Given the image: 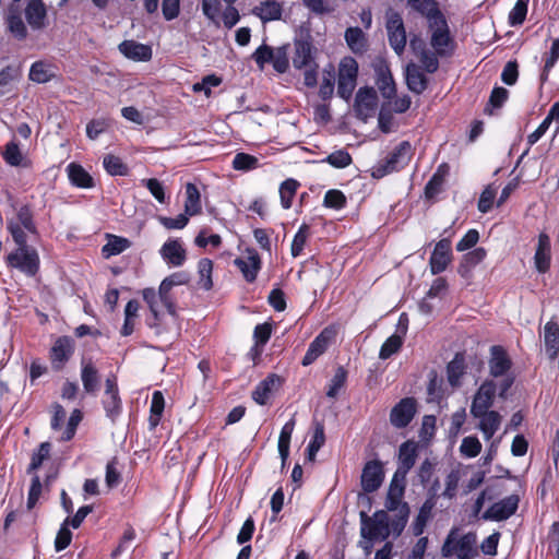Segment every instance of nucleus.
Listing matches in <instances>:
<instances>
[{
	"label": "nucleus",
	"mask_w": 559,
	"mask_h": 559,
	"mask_svg": "<svg viewBox=\"0 0 559 559\" xmlns=\"http://www.w3.org/2000/svg\"><path fill=\"white\" fill-rule=\"evenodd\" d=\"M390 518L385 511H377L372 516L361 513L360 534L365 539L361 547L369 552L372 548V542L384 540L391 534Z\"/></svg>",
	"instance_id": "2"
},
{
	"label": "nucleus",
	"mask_w": 559,
	"mask_h": 559,
	"mask_svg": "<svg viewBox=\"0 0 559 559\" xmlns=\"http://www.w3.org/2000/svg\"><path fill=\"white\" fill-rule=\"evenodd\" d=\"M202 11L207 19L217 24L222 11L221 0H202Z\"/></svg>",
	"instance_id": "58"
},
{
	"label": "nucleus",
	"mask_w": 559,
	"mask_h": 559,
	"mask_svg": "<svg viewBox=\"0 0 559 559\" xmlns=\"http://www.w3.org/2000/svg\"><path fill=\"white\" fill-rule=\"evenodd\" d=\"M447 372L450 384L452 386H459L461 384V378L465 372V364L462 355H455L449 362Z\"/></svg>",
	"instance_id": "41"
},
{
	"label": "nucleus",
	"mask_w": 559,
	"mask_h": 559,
	"mask_svg": "<svg viewBox=\"0 0 559 559\" xmlns=\"http://www.w3.org/2000/svg\"><path fill=\"white\" fill-rule=\"evenodd\" d=\"M254 14L258 15L262 22L276 21L282 17V5L280 2L274 0H265L253 10Z\"/></svg>",
	"instance_id": "32"
},
{
	"label": "nucleus",
	"mask_w": 559,
	"mask_h": 559,
	"mask_svg": "<svg viewBox=\"0 0 559 559\" xmlns=\"http://www.w3.org/2000/svg\"><path fill=\"white\" fill-rule=\"evenodd\" d=\"M403 344L402 336L397 334L391 335L381 346L379 357L381 359H388L393 354L397 353Z\"/></svg>",
	"instance_id": "56"
},
{
	"label": "nucleus",
	"mask_w": 559,
	"mask_h": 559,
	"mask_svg": "<svg viewBox=\"0 0 559 559\" xmlns=\"http://www.w3.org/2000/svg\"><path fill=\"white\" fill-rule=\"evenodd\" d=\"M71 539H72V533L69 530V518H67L63 521L59 532L57 533V536L55 539L56 550L61 551V550L66 549L70 545Z\"/></svg>",
	"instance_id": "57"
},
{
	"label": "nucleus",
	"mask_w": 559,
	"mask_h": 559,
	"mask_svg": "<svg viewBox=\"0 0 559 559\" xmlns=\"http://www.w3.org/2000/svg\"><path fill=\"white\" fill-rule=\"evenodd\" d=\"M512 383L513 378L509 376H506L500 381H484L473 397L469 409L471 415H481L483 412L490 411V407L493 405L496 394L498 393L500 397H504Z\"/></svg>",
	"instance_id": "1"
},
{
	"label": "nucleus",
	"mask_w": 559,
	"mask_h": 559,
	"mask_svg": "<svg viewBox=\"0 0 559 559\" xmlns=\"http://www.w3.org/2000/svg\"><path fill=\"white\" fill-rule=\"evenodd\" d=\"M345 202V195L338 190H329L324 195V205L326 207L342 209Z\"/></svg>",
	"instance_id": "62"
},
{
	"label": "nucleus",
	"mask_w": 559,
	"mask_h": 559,
	"mask_svg": "<svg viewBox=\"0 0 559 559\" xmlns=\"http://www.w3.org/2000/svg\"><path fill=\"white\" fill-rule=\"evenodd\" d=\"M481 449L483 444L476 436H467L462 439L459 452L465 459H474L481 452Z\"/></svg>",
	"instance_id": "45"
},
{
	"label": "nucleus",
	"mask_w": 559,
	"mask_h": 559,
	"mask_svg": "<svg viewBox=\"0 0 559 559\" xmlns=\"http://www.w3.org/2000/svg\"><path fill=\"white\" fill-rule=\"evenodd\" d=\"M295 428V419H289L283 427L278 437V452L282 457L283 463L287 460L289 455V443L290 438Z\"/></svg>",
	"instance_id": "39"
},
{
	"label": "nucleus",
	"mask_w": 559,
	"mask_h": 559,
	"mask_svg": "<svg viewBox=\"0 0 559 559\" xmlns=\"http://www.w3.org/2000/svg\"><path fill=\"white\" fill-rule=\"evenodd\" d=\"M165 408V399L160 391H154L152 394L151 408H150V426L155 428L160 419Z\"/></svg>",
	"instance_id": "43"
},
{
	"label": "nucleus",
	"mask_w": 559,
	"mask_h": 559,
	"mask_svg": "<svg viewBox=\"0 0 559 559\" xmlns=\"http://www.w3.org/2000/svg\"><path fill=\"white\" fill-rule=\"evenodd\" d=\"M335 88V72L333 66L323 69L322 81L319 88V95L322 99H329L333 96Z\"/></svg>",
	"instance_id": "40"
},
{
	"label": "nucleus",
	"mask_w": 559,
	"mask_h": 559,
	"mask_svg": "<svg viewBox=\"0 0 559 559\" xmlns=\"http://www.w3.org/2000/svg\"><path fill=\"white\" fill-rule=\"evenodd\" d=\"M185 214L189 217L198 215L202 211L201 195L193 183L186 185Z\"/></svg>",
	"instance_id": "34"
},
{
	"label": "nucleus",
	"mask_w": 559,
	"mask_h": 559,
	"mask_svg": "<svg viewBox=\"0 0 559 559\" xmlns=\"http://www.w3.org/2000/svg\"><path fill=\"white\" fill-rule=\"evenodd\" d=\"M383 467L379 461L366 463L361 473V486L366 492L377 490L383 481Z\"/></svg>",
	"instance_id": "18"
},
{
	"label": "nucleus",
	"mask_w": 559,
	"mask_h": 559,
	"mask_svg": "<svg viewBox=\"0 0 559 559\" xmlns=\"http://www.w3.org/2000/svg\"><path fill=\"white\" fill-rule=\"evenodd\" d=\"M2 157L10 166L17 167L27 165L26 159L19 147V144L14 140L5 145Z\"/></svg>",
	"instance_id": "44"
},
{
	"label": "nucleus",
	"mask_w": 559,
	"mask_h": 559,
	"mask_svg": "<svg viewBox=\"0 0 559 559\" xmlns=\"http://www.w3.org/2000/svg\"><path fill=\"white\" fill-rule=\"evenodd\" d=\"M233 167L240 171L253 170L259 167V159L250 154L237 153L233 159Z\"/></svg>",
	"instance_id": "50"
},
{
	"label": "nucleus",
	"mask_w": 559,
	"mask_h": 559,
	"mask_svg": "<svg viewBox=\"0 0 559 559\" xmlns=\"http://www.w3.org/2000/svg\"><path fill=\"white\" fill-rule=\"evenodd\" d=\"M322 162L328 163L334 168H345L352 164L353 159L347 151L337 150L328 155Z\"/></svg>",
	"instance_id": "53"
},
{
	"label": "nucleus",
	"mask_w": 559,
	"mask_h": 559,
	"mask_svg": "<svg viewBox=\"0 0 559 559\" xmlns=\"http://www.w3.org/2000/svg\"><path fill=\"white\" fill-rule=\"evenodd\" d=\"M511 367V361L506 350L500 346L491 347V357L489 360L490 374L493 378L503 377Z\"/></svg>",
	"instance_id": "26"
},
{
	"label": "nucleus",
	"mask_w": 559,
	"mask_h": 559,
	"mask_svg": "<svg viewBox=\"0 0 559 559\" xmlns=\"http://www.w3.org/2000/svg\"><path fill=\"white\" fill-rule=\"evenodd\" d=\"M544 343L548 357L555 359L559 355V325L556 322L545 324Z\"/></svg>",
	"instance_id": "30"
},
{
	"label": "nucleus",
	"mask_w": 559,
	"mask_h": 559,
	"mask_svg": "<svg viewBox=\"0 0 559 559\" xmlns=\"http://www.w3.org/2000/svg\"><path fill=\"white\" fill-rule=\"evenodd\" d=\"M104 168L111 176H124L128 167L115 155H106L103 160Z\"/></svg>",
	"instance_id": "52"
},
{
	"label": "nucleus",
	"mask_w": 559,
	"mask_h": 559,
	"mask_svg": "<svg viewBox=\"0 0 559 559\" xmlns=\"http://www.w3.org/2000/svg\"><path fill=\"white\" fill-rule=\"evenodd\" d=\"M55 76V67L43 61L35 62L29 70V79L36 83H46Z\"/></svg>",
	"instance_id": "37"
},
{
	"label": "nucleus",
	"mask_w": 559,
	"mask_h": 559,
	"mask_svg": "<svg viewBox=\"0 0 559 559\" xmlns=\"http://www.w3.org/2000/svg\"><path fill=\"white\" fill-rule=\"evenodd\" d=\"M7 23L9 31L17 38L26 36V26L20 15V10L16 4L12 3L8 8Z\"/></svg>",
	"instance_id": "33"
},
{
	"label": "nucleus",
	"mask_w": 559,
	"mask_h": 559,
	"mask_svg": "<svg viewBox=\"0 0 559 559\" xmlns=\"http://www.w3.org/2000/svg\"><path fill=\"white\" fill-rule=\"evenodd\" d=\"M64 418L66 411L63 409V407L59 404H55L52 406L51 428L55 431H61V435L59 437L60 440L68 441L74 436L76 427L82 420V413L79 409H74L71 413L67 421V425L63 429Z\"/></svg>",
	"instance_id": "9"
},
{
	"label": "nucleus",
	"mask_w": 559,
	"mask_h": 559,
	"mask_svg": "<svg viewBox=\"0 0 559 559\" xmlns=\"http://www.w3.org/2000/svg\"><path fill=\"white\" fill-rule=\"evenodd\" d=\"M81 380L87 393H94L98 389V371L91 361L82 362Z\"/></svg>",
	"instance_id": "36"
},
{
	"label": "nucleus",
	"mask_w": 559,
	"mask_h": 559,
	"mask_svg": "<svg viewBox=\"0 0 559 559\" xmlns=\"http://www.w3.org/2000/svg\"><path fill=\"white\" fill-rule=\"evenodd\" d=\"M518 504V496L511 495L493 503L488 510H486L483 518L491 521L507 520L516 511Z\"/></svg>",
	"instance_id": "14"
},
{
	"label": "nucleus",
	"mask_w": 559,
	"mask_h": 559,
	"mask_svg": "<svg viewBox=\"0 0 559 559\" xmlns=\"http://www.w3.org/2000/svg\"><path fill=\"white\" fill-rule=\"evenodd\" d=\"M325 442V435L322 425H317L313 431L311 441L307 448V460L313 462L318 451L323 447Z\"/></svg>",
	"instance_id": "49"
},
{
	"label": "nucleus",
	"mask_w": 559,
	"mask_h": 559,
	"mask_svg": "<svg viewBox=\"0 0 559 559\" xmlns=\"http://www.w3.org/2000/svg\"><path fill=\"white\" fill-rule=\"evenodd\" d=\"M416 412L415 401L413 399H403L391 411L390 419L394 427L403 428L413 419Z\"/></svg>",
	"instance_id": "19"
},
{
	"label": "nucleus",
	"mask_w": 559,
	"mask_h": 559,
	"mask_svg": "<svg viewBox=\"0 0 559 559\" xmlns=\"http://www.w3.org/2000/svg\"><path fill=\"white\" fill-rule=\"evenodd\" d=\"M451 241L449 239L438 241L429 260L431 273L439 274L443 272L451 262Z\"/></svg>",
	"instance_id": "16"
},
{
	"label": "nucleus",
	"mask_w": 559,
	"mask_h": 559,
	"mask_svg": "<svg viewBox=\"0 0 559 559\" xmlns=\"http://www.w3.org/2000/svg\"><path fill=\"white\" fill-rule=\"evenodd\" d=\"M376 85L384 98L391 99L396 92L395 83L385 62H379L374 66Z\"/></svg>",
	"instance_id": "22"
},
{
	"label": "nucleus",
	"mask_w": 559,
	"mask_h": 559,
	"mask_svg": "<svg viewBox=\"0 0 559 559\" xmlns=\"http://www.w3.org/2000/svg\"><path fill=\"white\" fill-rule=\"evenodd\" d=\"M417 457V444L413 441H406L400 447L399 467L395 472V478L403 480L409 469L414 466Z\"/></svg>",
	"instance_id": "21"
},
{
	"label": "nucleus",
	"mask_w": 559,
	"mask_h": 559,
	"mask_svg": "<svg viewBox=\"0 0 559 559\" xmlns=\"http://www.w3.org/2000/svg\"><path fill=\"white\" fill-rule=\"evenodd\" d=\"M527 4L528 3L520 0L516 1L509 14V21L512 25H520L524 22L527 13Z\"/></svg>",
	"instance_id": "61"
},
{
	"label": "nucleus",
	"mask_w": 559,
	"mask_h": 559,
	"mask_svg": "<svg viewBox=\"0 0 559 559\" xmlns=\"http://www.w3.org/2000/svg\"><path fill=\"white\" fill-rule=\"evenodd\" d=\"M354 108L360 119L371 117L377 109L376 92L368 87L360 88L356 94Z\"/></svg>",
	"instance_id": "17"
},
{
	"label": "nucleus",
	"mask_w": 559,
	"mask_h": 559,
	"mask_svg": "<svg viewBox=\"0 0 559 559\" xmlns=\"http://www.w3.org/2000/svg\"><path fill=\"white\" fill-rule=\"evenodd\" d=\"M412 155L413 151L411 143L407 141L400 143L385 160L379 162L372 168V177L382 178L388 174L400 170L408 164Z\"/></svg>",
	"instance_id": "5"
},
{
	"label": "nucleus",
	"mask_w": 559,
	"mask_h": 559,
	"mask_svg": "<svg viewBox=\"0 0 559 559\" xmlns=\"http://www.w3.org/2000/svg\"><path fill=\"white\" fill-rule=\"evenodd\" d=\"M308 237H309V226L306 224H302L299 227L298 231L296 233V235L293 239V242H292L290 251H292L293 257L296 258L301 254V252L306 246V242L308 240Z\"/></svg>",
	"instance_id": "55"
},
{
	"label": "nucleus",
	"mask_w": 559,
	"mask_h": 559,
	"mask_svg": "<svg viewBox=\"0 0 559 559\" xmlns=\"http://www.w3.org/2000/svg\"><path fill=\"white\" fill-rule=\"evenodd\" d=\"M142 185H144L151 194L159 202H165V191L163 185L155 178L143 179Z\"/></svg>",
	"instance_id": "63"
},
{
	"label": "nucleus",
	"mask_w": 559,
	"mask_h": 559,
	"mask_svg": "<svg viewBox=\"0 0 559 559\" xmlns=\"http://www.w3.org/2000/svg\"><path fill=\"white\" fill-rule=\"evenodd\" d=\"M292 62L294 68L304 70L305 85L314 87L318 83V66L314 61L312 45L309 41H295Z\"/></svg>",
	"instance_id": "4"
},
{
	"label": "nucleus",
	"mask_w": 559,
	"mask_h": 559,
	"mask_svg": "<svg viewBox=\"0 0 559 559\" xmlns=\"http://www.w3.org/2000/svg\"><path fill=\"white\" fill-rule=\"evenodd\" d=\"M386 29L391 47L397 55H401L406 45V33L400 14L389 13Z\"/></svg>",
	"instance_id": "11"
},
{
	"label": "nucleus",
	"mask_w": 559,
	"mask_h": 559,
	"mask_svg": "<svg viewBox=\"0 0 559 559\" xmlns=\"http://www.w3.org/2000/svg\"><path fill=\"white\" fill-rule=\"evenodd\" d=\"M406 82L408 88L417 94L426 88V78L416 66H408L406 70Z\"/></svg>",
	"instance_id": "46"
},
{
	"label": "nucleus",
	"mask_w": 559,
	"mask_h": 559,
	"mask_svg": "<svg viewBox=\"0 0 559 559\" xmlns=\"http://www.w3.org/2000/svg\"><path fill=\"white\" fill-rule=\"evenodd\" d=\"M441 554L443 557L475 559L478 556L476 534L467 533L459 535L456 530H452L443 543Z\"/></svg>",
	"instance_id": "3"
},
{
	"label": "nucleus",
	"mask_w": 559,
	"mask_h": 559,
	"mask_svg": "<svg viewBox=\"0 0 559 559\" xmlns=\"http://www.w3.org/2000/svg\"><path fill=\"white\" fill-rule=\"evenodd\" d=\"M130 247L127 238L119 236H109L107 243L103 247V253L106 258L117 255Z\"/></svg>",
	"instance_id": "48"
},
{
	"label": "nucleus",
	"mask_w": 559,
	"mask_h": 559,
	"mask_svg": "<svg viewBox=\"0 0 559 559\" xmlns=\"http://www.w3.org/2000/svg\"><path fill=\"white\" fill-rule=\"evenodd\" d=\"M281 379L271 374L261 381L252 392V399L260 405H265L273 390L280 385Z\"/></svg>",
	"instance_id": "31"
},
{
	"label": "nucleus",
	"mask_w": 559,
	"mask_h": 559,
	"mask_svg": "<svg viewBox=\"0 0 559 559\" xmlns=\"http://www.w3.org/2000/svg\"><path fill=\"white\" fill-rule=\"evenodd\" d=\"M478 420L477 428L486 441L493 440L495 433L500 429L502 416L496 411L483 412L481 415H472Z\"/></svg>",
	"instance_id": "20"
},
{
	"label": "nucleus",
	"mask_w": 559,
	"mask_h": 559,
	"mask_svg": "<svg viewBox=\"0 0 559 559\" xmlns=\"http://www.w3.org/2000/svg\"><path fill=\"white\" fill-rule=\"evenodd\" d=\"M109 123L106 119H93L86 126V135L90 140H95L107 130Z\"/></svg>",
	"instance_id": "60"
},
{
	"label": "nucleus",
	"mask_w": 559,
	"mask_h": 559,
	"mask_svg": "<svg viewBox=\"0 0 559 559\" xmlns=\"http://www.w3.org/2000/svg\"><path fill=\"white\" fill-rule=\"evenodd\" d=\"M411 47L427 72L432 73L438 69V59L436 53L427 50L425 43L421 39L413 38L411 40Z\"/></svg>",
	"instance_id": "27"
},
{
	"label": "nucleus",
	"mask_w": 559,
	"mask_h": 559,
	"mask_svg": "<svg viewBox=\"0 0 559 559\" xmlns=\"http://www.w3.org/2000/svg\"><path fill=\"white\" fill-rule=\"evenodd\" d=\"M496 198V190L492 187H487L480 194L478 201V210L481 213H487L491 210Z\"/></svg>",
	"instance_id": "64"
},
{
	"label": "nucleus",
	"mask_w": 559,
	"mask_h": 559,
	"mask_svg": "<svg viewBox=\"0 0 559 559\" xmlns=\"http://www.w3.org/2000/svg\"><path fill=\"white\" fill-rule=\"evenodd\" d=\"M347 379V372L343 367H338L330 380L328 385L326 395L329 397H336L340 390L344 386Z\"/></svg>",
	"instance_id": "54"
},
{
	"label": "nucleus",
	"mask_w": 559,
	"mask_h": 559,
	"mask_svg": "<svg viewBox=\"0 0 559 559\" xmlns=\"http://www.w3.org/2000/svg\"><path fill=\"white\" fill-rule=\"evenodd\" d=\"M212 271H213V262L210 259L203 258L199 261V263H198V273L200 276L199 285L204 290H210L213 287Z\"/></svg>",
	"instance_id": "47"
},
{
	"label": "nucleus",
	"mask_w": 559,
	"mask_h": 559,
	"mask_svg": "<svg viewBox=\"0 0 559 559\" xmlns=\"http://www.w3.org/2000/svg\"><path fill=\"white\" fill-rule=\"evenodd\" d=\"M163 261L173 267L182 266L187 260V250L178 238H168L159 248Z\"/></svg>",
	"instance_id": "10"
},
{
	"label": "nucleus",
	"mask_w": 559,
	"mask_h": 559,
	"mask_svg": "<svg viewBox=\"0 0 559 559\" xmlns=\"http://www.w3.org/2000/svg\"><path fill=\"white\" fill-rule=\"evenodd\" d=\"M171 289H173V286L169 284V282H167V280L164 278L156 293L159 295L160 302L163 304V306H165L166 312L170 317L171 321L175 322L176 321V307H175L174 299L170 295Z\"/></svg>",
	"instance_id": "42"
},
{
	"label": "nucleus",
	"mask_w": 559,
	"mask_h": 559,
	"mask_svg": "<svg viewBox=\"0 0 559 559\" xmlns=\"http://www.w3.org/2000/svg\"><path fill=\"white\" fill-rule=\"evenodd\" d=\"M104 406L107 415L114 417L120 409V399L118 394L117 380L115 377L106 380Z\"/></svg>",
	"instance_id": "29"
},
{
	"label": "nucleus",
	"mask_w": 559,
	"mask_h": 559,
	"mask_svg": "<svg viewBox=\"0 0 559 559\" xmlns=\"http://www.w3.org/2000/svg\"><path fill=\"white\" fill-rule=\"evenodd\" d=\"M143 299L147 304L153 316V321L148 322L151 328H159L164 319L165 306L160 302L159 295L154 288H145L142 292Z\"/></svg>",
	"instance_id": "24"
},
{
	"label": "nucleus",
	"mask_w": 559,
	"mask_h": 559,
	"mask_svg": "<svg viewBox=\"0 0 559 559\" xmlns=\"http://www.w3.org/2000/svg\"><path fill=\"white\" fill-rule=\"evenodd\" d=\"M26 20L33 29H40L46 22V8L40 0H31L25 10Z\"/></svg>",
	"instance_id": "28"
},
{
	"label": "nucleus",
	"mask_w": 559,
	"mask_h": 559,
	"mask_svg": "<svg viewBox=\"0 0 559 559\" xmlns=\"http://www.w3.org/2000/svg\"><path fill=\"white\" fill-rule=\"evenodd\" d=\"M358 63L353 57H344L338 63L337 94L345 100L352 97L357 84Z\"/></svg>",
	"instance_id": "6"
},
{
	"label": "nucleus",
	"mask_w": 559,
	"mask_h": 559,
	"mask_svg": "<svg viewBox=\"0 0 559 559\" xmlns=\"http://www.w3.org/2000/svg\"><path fill=\"white\" fill-rule=\"evenodd\" d=\"M158 222L167 229H182L189 223V216L185 213L179 214L177 217L159 216Z\"/></svg>",
	"instance_id": "59"
},
{
	"label": "nucleus",
	"mask_w": 559,
	"mask_h": 559,
	"mask_svg": "<svg viewBox=\"0 0 559 559\" xmlns=\"http://www.w3.org/2000/svg\"><path fill=\"white\" fill-rule=\"evenodd\" d=\"M120 52L134 61H147L152 57L150 46L136 43L134 40H124L119 45Z\"/></svg>",
	"instance_id": "25"
},
{
	"label": "nucleus",
	"mask_w": 559,
	"mask_h": 559,
	"mask_svg": "<svg viewBox=\"0 0 559 559\" xmlns=\"http://www.w3.org/2000/svg\"><path fill=\"white\" fill-rule=\"evenodd\" d=\"M551 246L547 234L542 233L538 236L537 248L534 255V264L538 272L545 273L550 265Z\"/></svg>",
	"instance_id": "23"
},
{
	"label": "nucleus",
	"mask_w": 559,
	"mask_h": 559,
	"mask_svg": "<svg viewBox=\"0 0 559 559\" xmlns=\"http://www.w3.org/2000/svg\"><path fill=\"white\" fill-rule=\"evenodd\" d=\"M8 265L17 269L27 276H34L39 269V257L32 247H17L7 257Z\"/></svg>",
	"instance_id": "7"
},
{
	"label": "nucleus",
	"mask_w": 559,
	"mask_h": 559,
	"mask_svg": "<svg viewBox=\"0 0 559 559\" xmlns=\"http://www.w3.org/2000/svg\"><path fill=\"white\" fill-rule=\"evenodd\" d=\"M74 350V341L69 336L58 337L51 349L50 360L56 370H60L70 359Z\"/></svg>",
	"instance_id": "13"
},
{
	"label": "nucleus",
	"mask_w": 559,
	"mask_h": 559,
	"mask_svg": "<svg viewBox=\"0 0 559 559\" xmlns=\"http://www.w3.org/2000/svg\"><path fill=\"white\" fill-rule=\"evenodd\" d=\"M345 40L349 49L355 53L362 52L366 49L367 39L359 27H349L345 32Z\"/></svg>",
	"instance_id": "38"
},
{
	"label": "nucleus",
	"mask_w": 559,
	"mask_h": 559,
	"mask_svg": "<svg viewBox=\"0 0 559 559\" xmlns=\"http://www.w3.org/2000/svg\"><path fill=\"white\" fill-rule=\"evenodd\" d=\"M298 182L294 179L285 180L280 187L281 204L284 209L292 206V201L296 194Z\"/></svg>",
	"instance_id": "51"
},
{
	"label": "nucleus",
	"mask_w": 559,
	"mask_h": 559,
	"mask_svg": "<svg viewBox=\"0 0 559 559\" xmlns=\"http://www.w3.org/2000/svg\"><path fill=\"white\" fill-rule=\"evenodd\" d=\"M70 181L79 188H92L94 185L91 175L81 166L71 163L67 167Z\"/></svg>",
	"instance_id": "35"
},
{
	"label": "nucleus",
	"mask_w": 559,
	"mask_h": 559,
	"mask_svg": "<svg viewBox=\"0 0 559 559\" xmlns=\"http://www.w3.org/2000/svg\"><path fill=\"white\" fill-rule=\"evenodd\" d=\"M234 263L248 282H253L261 269L260 257L253 249H247L241 257L234 261Z\"/></svg>",
	"instance_id": "15"
},
{
	"label": "nucleus",
	"mask_w": 559,
	"mask_h": 559,
	"mask_svg": "<svg viewBox=\"0 0 559 559\" xmlns=\"http://www.w3.org/2000/svg\"><path fill=\"white\" fill-rule=\"evenodd\" d=\"M335 336L331 328H325L309 345L306 355L302 358V365L309 366L317 360L329 347Z\"/></svg>",
	"instance_id": "12"
},
{
	"label": "nucleus",
	"mask_w": 559,
	"mask_h": 559,
	"mask_svg": "<svg viewBox=\"0 0 559 559\" xmlns=\"http://www.w3.org/2000/svg\"><path fill=\"white\" fill-rule=\"evenodd\" d=\"M429 28L431 31V46L437 55H445L452 45L447 21L441 12L430 15Z\"/></svg>",
	"instance_id": "8"
}]
</instances>
